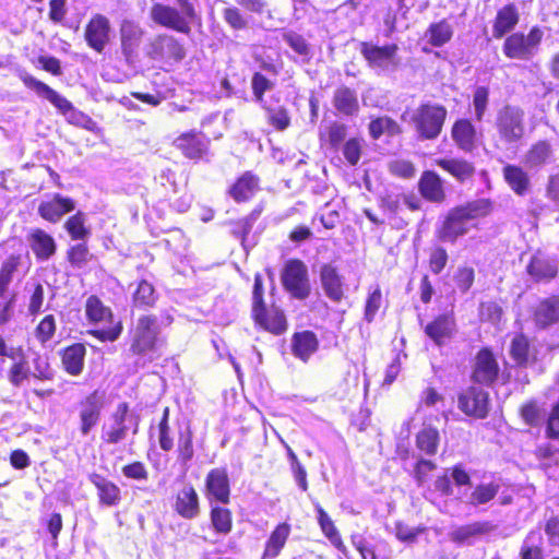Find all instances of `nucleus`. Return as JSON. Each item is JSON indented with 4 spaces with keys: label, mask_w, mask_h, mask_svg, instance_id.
Instances as JSON below:
<instances>
[{
    "label": "nucleus",
    "mask_w": 559,
    "mask_h": 559,
    "mask_svg": "<svg viewBox=\"0 0 559 559\" xmlns=\"http://www.w3.org/2000/svg\"><path fill=\"white\" fill-rule=\"evenodd\" d=\"M493 211L490 199L481 198L457 204L444 214L436 227L435 237L442 243L455 245L459 238L464 237L471 227L476 224L471 222L489 216Z\"/></svg>",
    "instance_id": "nucleus-1"
},
{
    "label": "nucleus",
    "mask_w": 559,
    "mask_h": 559,
    "mask_svg": "<svg viewBox=\"0 0 559 559\" xmlns=\"http://www.w3.org/2000/svg\"><path fill=\"white\" fill-rule=\"evenodd\" d=\"M178 7L164 2H153L150 9L151 21L178 34L190 35L192 24L201 17L192 0H175Z\"/></svg>",
    "instance_id": "nucleus-2"
},
{
    "label": "nucleus",
    "mask_w": 559,
    "mask_h": 559,
    "mask_svg": "<svg viewBox=\"0 0 559 559\" xmlns=\"http://www.w3.org/2000/svg\"><path fill=\"white\" fill-rule=\"evenodd\" d=\"M251 319L255 326L275 336L282 335L288 330L284 310L275 302L266 305L263 278L260 274H255L253 281Z\"/></svg>",
    "instance_id": "nucleus-3"
},
{
    "label": "nucleus",
    "mask_w": 559,
    "mask_h": 559,
    "mask_svg": "<svg viewBox=\"0 0 559 559\" xmlns=\"http://www.w3.org/2000/svg\"><path fill=\"white\" fill-rule=\"evenodd\" d=\"M129 350L136 357H150L157 354L160 344V326L157 316L145 313L139 316L129 331Z\"/></svg>",
    "instance_id": "nucleus-4"
},
{
    "label": "nucleus",
    "mask_w": 559,
    "mask_h": 559,
    "mask_svg": "<svg viewBox=\"0 0 559 559\" xmlns=\"http://www.w3.org/2000/svg\"><path fill=\"white\" fill-rule=\"evenodd\" d=\"M447 117L445 106L424 102L414 110L409 122L419 140L435 141L442 133Z\"/></svg>",
    "instance_id": "nucleus-5"
},
{
    "label": "nucleus",
    "mask_w": 559,
    "mask_h": 559,
    "mask_svg": "<svg viewBox=\"0 0 559 559\" xmlns=\"http://www.w3.org/2000/svg\"><path fill=\"white\" fill-rule=\"evenodd\" d=\"M21 266L20 253L10 254L0 263V326L8 324L13 318L16 296L10 293V288Z\"/></svg>",
    "instance_id": "nucleus-6"
},
{
    "label": "nucleus",
    "mask_w": 559,
    "mask_h": 559,
    "mask_svg": "<svg viewBox=\"0 0 559 559\" xmlns=\"http://www.w3.org/2000/svg\"><path fill=\"white\" fill-rule=\"evenodd\" d=\"M544 38V31L535 25L527 34L514 32L509 34L502 44V52L508 59L531 60L537 52Z\"/></svg>",
    "instance_id": "nucleus-7"
},
{
    "label": "nucleus",
    "mask_w": 559,
    "mask_h": 559,
    "mask_svg": "<svg viewBox=\"0 0 559 559\" xmlns=\"http://www.w3.org/2000/svg\"><path fill=\"white\" fill-rule=\"evenodd\" d=\"M281 282L285 292L295 299L305 300L311 294L308 267L298 258L285 262L281 272Z\"/></svg>",
    "instance_id": "nucleus-8"
},
{
    "label": "nucleus",
    "mask_w": 559,
    "mask_h": 559,
    "mask_svg": "<svg viewBox=\"0 0 559 559\" xmlns=\"http://www.w3.org/2000/svg\"><path fill=\"white\" fill-rule=\"evenodd\" d=\"M105 405L106 393L104 390L99 389L91 391L78 401L76 414L79 418V431L82 436H87L98 426Z\"/></svg>",
    "instance_id": "nucleus-9"
},
{
    "label": "nucleus",
    "mask_w": 559,
    "mask_h": 559,
    "mask_svg": "<svg viewBox=\"0 0 559 559\" xmlns=\"http://www.w3.org/2000/svg\"><path fill=\"white\" fill-rule=\"evenodd\" d=\"M500 366L490 346L480 347L475 354L469 379L473 384L491 388L500 378Z\"/></svg>",
    "instance_id": "nucleus-10"
},
{
    "label": "nucleus",
    "mask_w": 559,
    "mask_h": 559,
    "mask_svg": "<svg viewBox=\"0 0 559 559\" xmlns=\"http://www.w3.org/2000/svg\"><path fill=\"white\" fill-rule=\"evenodd\" d=\"M495 126L504 143L520 142L525 134L524 110L509 104L502 106L497 112Z\"/></svg>",
    "instance_id": "nucleus-11"
},
{
    "label": "nucleus",
    "mask_w": 559,
    "mask_h": 559,
    "mask_svg": "<svg viewBox=\"0 0 559 559\" xmlns=\"http://www.w3.org/2000/svg\"><path fill=\"white\" fill-rule=\"evenodd\" d=\"M86 46L96 53H104L112 38V27L109 17L103 13H94L83 28Z\"/></svg>",
    "instance_id": "nucleus-12"
},
{
    "label": "nucleus",
    "mask_w": 559,
    "mask_h": 559,
    "mask_svg": "<svg viewBox=\"0 0 559 559\" xmlns=\"http://www.w3.org/2000/svg\"><path fill=\"white\" fill-rule=\"evenodd\" d=\"M457 408L467 417L485 419L490 412L489 393L480 385H469L459 392Z\"/></svg>",
    "instance_id": "nucleus-13"
},
{
    "label": "nucleus",
    "mask_w": 559,
    "mask_h": 559,
    "mask_svg": "<svg viewBox=\"0 0 559 559\" xmlns=\"http://www.w3.org/2000/svg\"><path fill=\"white\" fill-rule=\"evenodd\" d=\"M359 52L367 64L372 69H395L399 67V46L395 43H388L382 46L372 41H361Z\"/></svg>",
    "instance_id": "nucleus-14"
},
{
    "label": "nucleus",
    "mask_w": 559,
    "mask_h": 559,
    "mask_svg": "<svg viewBox=\"0 0 559 559\" xmlns=\"http://www.w3.org/2000/svg\"><path fill=\"white\" fill-rule=\"evenodd\" d=\"M237 5L225 7L222 11L224 22L234 32L245 31L249 21L245 13L261 15L267 7L265 0H235Z\"/></svg>",
    "instance_id": "nucleus-15"
},
{
    "label": "nucleus",
    "mask_w": 559,
    "mask_h": 559,
    "mask_svg": "<svg viewBox=\"0 0 559 559\" xmlns=\"http://www.w3.org/2000/svg\"><path fill=\"white\" fill-rule=\"evenodd\" d=\"M204 493L209 503L227 506L231 501V485L226 467L211 468L204 479Z\"/></svg>",
    "instance_id": "nucleus-16"
},
{
    "label": "nucleus",
    "mask_w": 559,
    "mask_h": 559,
    "mask_svg": "<svg viewBox=\"0 0 559 559\" xmlns=\"http://www.w3.org/2000/svg\"><path fill=\"white\" fill-rule=\"evenodd\" d=\"M147 56L153 60L179 62L187 56L183 43L168 33L156 34L148 44Z\"/></svg>",
    "instance_id": "nucleus-17"
},
{
    "label": "nucleus",
    "mask_w": 559,
    "mask_h": 559,
    "mask_svg": "<svg viewBox=\"0 0 559 559\" xmlns=\"http://www.w3.org/2000/svg\"><path fill=\"white\" fill-rule=\"evenodd\" d=\"M457 324L452 311L435 316L424 326L425 335L438 347L447 345L456 334Z\"/></svg>",
    "instance_id": "nucleus-18"
},
{
    "label": "nucleus",
    "mask_w": 559,
    "mask_h": 559,
    "mask_svg": "<svg viewBox=\"0 0 559 559\" xmlns=\"http://www.w3.org/2000/svg\"><path fill=\"white\" fill-rule=\"evenodd\" d=\"M210 139L201 131L189 130L174 140V146L188 159L200 160L209 154Z\"/></svg>",
    "instance_id": "nucleus-19"
},
{
    "label": "nucleus",
    "mask_w": 559,
    "mask_h": 559,
    "mask_svg": "<svg viewBox=\"0 0 559 559\" xmlns=\"http://www.w3.org/2000/svg\"><path fill=\"white\" fill-rule=\"evenodd\" d=\"M417 189L420 197L427 202L441 204L447 200L444 180L435 170L426 169L421 173Z\"/></svg>",
    "instance_id": "nucleus-20"
},
{
    "label": "nucleus",
    "mask_w": 559,
    "mask_h": 559,
    "mask_svg": "<svg viewBox=\"0 0 559 559\" xmlns=\"http://www.w3.org/2000/svg\"><path fill=\"white\" fill-rule=\"evenodd\" d=\"M450 133L452 141L460 151L471 154L477 148L479 134L471 119H456L451 127Z\"/></svg>",
    "instance_id": "nucleus-21"
},
{
    "label": "nucleus",
    "mask_w": 559,
    "mask_h": 559,
    "mask_svg": "<svg viewBox=\"0 0 559 559\" xmlns=\"http://www.w3.org/2000/svg\"><path fill=\"white\" fill-rule=\"evenodd\" d=\"M173 509L185 520H194L201 514L200 497L192 484H186L176 492Z\"/></svg>",
    "instance_id": "nucleus-22"
},
{
    "label": "nucleus",
    "mask_w": 559,
    "mask_h": 559,
    "mask_svg": "<svg viewBox=\"0 0 559 559\" xmlns=\"http://www.w3.org/2000/svg\"><path fill=\"white\" fill-rule=\"evenodd\" d=\"M509 356L518 368H527L537 361V350L528 335L522 331L513 334L509 345Z\"/></svg>",
    "instance_id": "nucleus-23"
},
{
    "label": "nucleus",
    "mask_w": 559,
    "mask_h": 559,
    "mask_svg": "<svg viewBox=\"0 0 559 559\" xmlns=\"http://www.w3.org/2000/svg\"><path fill=\"white\" fill-rule=\"evenodd\" d=\"M86 353V346L81 342L62 347L58 352V357L63 372L70 377L81 376L85 368Z\"/></svg>",
    "instance_id": "nucleus-24"
},
{
    "label": "nucleus",
    "mask_w": 559,
    "mask_h": 559,
    "mask_svg": "<svg viewBox=\"0 0 559 559\" xmlns=\"http://www.w3.org/2000/svg\"><path fill=\"white\" fill-rule=\"evenodd\" d=\"M532 320L537 330H546L559 323V294L542 298L532 311Z\"/></svg>",
    "instance_id": "nucleus-25"
},
{
    "label": "nucleus",
    "mask_w": 559,
    "mask_h": 559,
    "mask_svg": "<svg viewBox=\"0 0 559 559\" xmlns=\"http://www.w3.org/2000/svg\"><path fill=\"white\" fill-rule=\"evenodd\" d=\"M525 270L535 283H549L558 275L556 260L540 250L531 257Z\"/></svg>",
    "instance_id": "nucleus-26"
},
{
    "label": "nucleus",
    "mask_w": 559,
    "mask_h": 559,
    "mask_svg": "<svg viewBox=\"0 0 559 559\" xmlns=\"http://www.w3.org/2000/svg\"><path fill=\"white\" fill-rule=\"evenodd\" d=\"M130 406L127 402H121L110 415L111 424L104 427L102 431V440L107 444H117L126 439L128 435V426L126 425L129 416Z\"/></svg>",
    "instance_id": "nucleus-27"
},
{
    "label": "nucleus",
    "mask_w": 559,
    "mask_h": 559,
    "mask_svg": "<svg viewBox=\"0 0 559 559\" xmlns=\"http://www.w3.org/2000/svg\"><path fill=\"white\" fill-rule=\"evenodd\" d=\"M260 190V177L251 170H246L231 183L228 194L236 203H245L253 199Z\"/></svg>",
    "instance_id": "nucleus-28"
},
{
    "label": "nucleus",
    "mask_w": 559,
    "mask_h": 559,
    "mask_svg": "<svg viewBox=\"0 0 559 559\" xmlns=\"http://www.w3.org/2000/svg\"><path fill=\"white\" fill-rule=\"evenodd\" d=\"M74 209L75 201L73 199L55 193L51 199L40 202L37 211L44 221L56 224Z\"/></svg>",
    "instance_id": "nucleus-29"
},
{
    "label": "nucleus",
    "mask_w": 559,
    "mask_h": 559,
    "mask_svg": "<svg viewBox=\"0 0 559 559\" xmlns=\"http://www.w3.org/2000/svg\"><path fill=\"white\" fill-rule=\"evenodd\" d=\"M320 341L311 330L294 332L290 337V353L298 360L307 364L319 350Z\"/></svg>",
    "instance_id": "nucleus-30"
},
{
    "label": "nucleus",
    "mask_w": 559,
    "mask_h": 559,
    "mask_svg": "<svg viewBox=\"0 0 559 559\" xmlns=\"http://www.w3.org/2000/svg\"><path fill=\"white\" fill-rule=\"evenodd\" d=\"M20 79L25 87L34 91L37 95L48 99L56 108L63 114L73 109V105L66 97L61 96L58 92L51 88L46 83L37 80L33 75L23 72L20 74Z\"/></svg>",
    "instance_id": "nucleus-31"
},
{
    "label": "nucleus",
    "mask_w": 559,
    "mask_h": 559,
    "mask_svg": "<svg viewBox=\"0 0 559 559\" xmlns=\"http://www.w3.org/2000/svg\"><path fill=\"white\" fill-rule=\"evenodd\" d=\"M320 282L325 296L334 301L341 302L345 297V284L338 269L331 264L324 263L320 267Z\"/></svg>",
    "instance_id": "nucleus-32"
},
{
    "label": "nucleus",
    "mask_w": 559,
    "mask_h": 559,
    "mask_svg": "<svg viewBox=\"0 0 559 559\" xmlns=\"http://www.w3.org/2000/svg\"><path fill=\"white\" fill-rule=\"evenodd\" d=\"M433 164L460 183L471 181L476 174L475 164L463 157H439Z\"/></svg>",
    "instance_id": "nucleus-33"
},
{
    "label": "nucleus",
    "mask_w": 559,
    "mask_h": 559,
    "mask_svg": "<svg viewBox=\"0 0 559 559\" xmlns=\"http://www.w3.org/2000/svg\"><path fill=\"white\" fill-rule=\"evenodd\" d=\"M28 246L37 261H48L57 252L55 238L43 228H33L27 236Z\"/></svg>",
    "instance_id": "nucleus-34"
},
{
    "label": "nucleus",
    "mask_w": 559,
    "mask_h": 559,
    "mask_svg": "<svg viewBox=\"0 0 559 559\" xmlns=\"http://www.w3.org/2000/svg\"><path fill=\"white\" fill-rule=\"evenodd\" d=\"M88 480L97 490L99 504L105 507H116L121 502V489L116 483L96 472L88 475Z\"/></svg>",
    "instance_id": "nucleus-35"
},
{
    "label": "nucleus",
    "mask_w": 559,
    "mask_h": 559,
    "mask_svg": "<svg viewBox=\"0 0 559 559\" xmlns=\"http://www.w3.org/2000/svg\"><path fill=\"white\" fill-rule=\"evenodd\" d=\"M520 22V12L515 3L510 2L497 10L492 20V36L501 39L510 34Z\"/></svg>",
    "instance_id": "nucleus-36"
},
{
    "label": "nucleus",
    "mask_w": 559,
    "mask_h": 559,
    "mask_svg": "<svg viewBox=\"0 0 559 559\" xmlns=\"http://www.w3.org/2000/svg\"><path fill=\"white\" fill-rule=\"evenodd\" d=\"M292 533V526L287 522L277 523L274 528L271 531L269 537L266 538L263 551L261 555V559H275L277 558L289 539Z\"/></svg>",
    "instance_id": "nucleus-37"
},
{
    "label": "nucleus",
    "mask_w": 559,
    "mask_h": 559,
    "mask_svg": "<svg viewBox=\"0 0 559 559\" xmlns=\"http://www.w3.org/2000/svg\"><path fill=\"white\" fill-rule=\"evenodd\" d=\"M144 31L133 21L124 20L120 25V47L127 61H130L139 49Z\"/></svg>",
    "instance_id": "nucleus-38"
},
{
    "label": "nucleus",
    "mask_w": 559,
    "mask_h": 559,
    "mask_svg": "<svg viewBox=\"0 0 559 559\" xmlns=\"http://www.w3.org/2000/svg\"><path fill=\"white\" fill-rule=\"evenodd\" d=\"M502 177L509 188L519 197H523L531 190V177L521 166L507 164L502 168Z\"/></svg>",
    "instance_id": "nucleus-39"
},
{
    "label": "nucleus",
    "mask_w": 559,
    "mask_h": 559,
    "mask_svg": "<svg viewBox=\"0 0 559 559\" xmlns=\"http://www.w3.org/2000/svg\"><path fill=\"white\" fill-rule=\"evenodd\" d=\"M332 103L337 112L352 117L359 111L357 92L346 85H340L333 93Z\"/></svg>",
    "instance_id": "nucleus-40"
},
{
    "label": "nucleus",
    "mask_w": 559,
    "mask_h": 559,
    "mask_svg": "<svg viewBox=\"0 0 559 559\" xmlns=\"http://www.w3.org/2000/svg\"><path fill=\"white\" fill-rule=\"evenodd\" d=\"M210 504V523L214 533L217 535L226 536L234 527V514L233 511L221 503H209Z\"/></svg>",
    "instance_id": "nucleus-41"
},
{
    "label": "nucleus",
    "mask_w": 559,
    "mask_h": 559,
    "mask_svg": "<svg viewBox=\"0 0 559 559\" xmlns=\"http://www.w3.org/2000/svg\"><path fill=\"white\" fill-rule=\"evenodd\" d=\"M85 317L90 323H112L114 312L97 295H91L85 301Z\"/></svg>",
    "instance_id": "nucleus-42"
},
{
    "label": "nucleus",
    "mask_w": 559,
    "mask_h": 559,
    "mask_svg": "<svg viewBox=\"0 0 559 559\" xmlns=\"http://www.w3.org/2000/svg\"><path fill=\"white\" fill-rule=\"evenodd\" d=\"M265 112L266 122L273 130L283 132L292 124L288 109L284 105H272L267 102L259 104Z\"/></svg>",
    "instance_id": "nucleus-43"
},
{
    "label": "nucleus",
    "mask_w": 559,
    "mask_h": 559,
    "mask_svg": "<svg viewBox=\"0 0 559 559\" xmlns=\"http://www.w3.org/2000/svg\"><path fill=\"white\" fill-rule=\"evenodd\" d=\"M453 35V26L447 19L430 23L425 31V37L432 47H442L449 44Z\"/></svg>",
    "instance_id": "nucleus-44"
},
{
    "label": "nucleus",
    "mask_w": 559,
    "mask_h": 559,
    "mask_svg": "<svg viewBox=\"0 0 559 559\" xmlns=\"http://www.w3.org/2000/svg\"><path fill=\"white\" fill-rule=\"evenodd\" d=\"M318 524L323 535L330 540V543L343 554L346 552V546L342 539V536L335 526L333 520L326 513V511L320 506H316Z\"/></svg>",
    "instance_id": "nucleus-45"
},
{
    "label": "nucleus",
    "mask_w": 559,
    "mask_h": 559,
    "mask_svg": "<svg viewBox=\"0 0 559 559\" xmlns=\"http://www.w3.org/2000/svg\"><path fill=\"white\" fill-rule=\"evenodd\" d=\"M348 128L340 121H331L323 131L319 133V140L322 145L330 150L338 151L341 145L346 141Z\"/></svg>",
    "instance_id": "nucleus-46"
},
{
    "label": "nucleus",
    "mask_w": 559,
    "mask_h": 559,
    "mask_svg": "<svg viewBox=\"0 0 559 559\" xmlns=\"http://www.w3.org/2000/svg\"><path fill=\"white\" fill-rule=\"evenodd\" d=\"M554 155L552 144L549 140L534 142L525 154V163L530 167H542L549 163Z\"/></svg>",
    "instance_id": "nucleus-47"
},
{
    "label": "nucleus",
    "mask_w": 559,
    "mask_h": 559,
    "mask_svg": "<svg viewBox=\"0 0 559 559\" xmlns=\"http://www.w3.org/2000/svg\"><path fill=\"white\" fill-rule=\"evenodd\" d=\"M417 450L427 456H433L438 453L440 444V435L437 428L424 426L415 436Z\"/></svg>",
    "instance_id": "nucleus-48"
},
{
    "label": "nucleus",
    "mask_w": 559,
    "mask_h": 559,
    "mask_svg": "<svg viewBox=\"0 0 559 559\" xmlns=\"http://www.w3.org/2000/svg\"><path fill=\"white\" fill-rule=\"evenodd\" d=\"M496 526L489 521H477L461 525L451 533L454 543L463 544L472 537L486 535L492 532Z\"/></svg>",
    "instance_id": "nucleus-49"
},
{
    "label": "nucleus",
    "mask_w": 559,
    "mask_h": 559,
    "mask_svg": "<svg viewBox=\"0 0 559 559\" xmlns=\"http://www.w3.org/2000/svg\"><path fill=\"white\" fill-rule=\"evenodd\" d=\"M157 301V294L152 283L141 280L132 294V307L138 310L153 308Z\"/></svg>",
    "instance_id": "nucleus-50"
},
{
    "label": "nucleus",
    "mask_w": 559,
    "mask_h": 559,
    "mask_svg": "<svg viewBox=\"0 0 559 559\" xmlns=\"http://www.w3.org/2000/svg\"><path fill=\"white\" fill-rule=\"evenodd\" d=\"M63 228L71 240L74 241L85 240L91 235V229L86 225V214L82 211H76L74 214L70 215L66 219Z\"/></svg>",
    "instance_id": "nucleus-51"
},
{
    "label": "nucleus",
    "mask_w": 559,
    "mask_h": 559,
    "mask_svg": "<svg viewBox=\"0 0 559 559\" xmlns=\"http://www.w3.org/2000/svg\"><path fill=\"white\" fill-rule=\"evenodd\" d=\"M383 295L380 285L369 288L365 300L364 319L367 323H372L383 307Z\"/></svg>",
    "instance_id": "nucleus-52"
},
{
    "label": "nucleus",
    "mask_w": 559,
    "mask_h": 559,
    "mask_svg": "<svg viewBox=\"0 0 559 559\" xmlns=\"http://www.w3.org/2000/svg\"><path fill=\"white\" fill-rule=\"evenodd\" d=\"M543 408L539 402L531 399L522 403L519 407V416L528 427H537L543 420Z\"/></svg>",
    "instance_id": "nucleus-53"
},
{
    "label": "nucleus",
    "mask_w": 559,
    "mask_h": 559,
    "mask_svg": "<svg viewBox=\"0 0 559 559\" xmlns=\"http://www.w3.org/2000/svg\"><path fill=\"white\" fill-rule=\"evenodd\" d=\"M70 246L66 252L68 263L74 269H81L86 265L93 258L90 248L84 240Z\"/></svg>",
    "instance_id": "nucleus-54"
},
{
    "label": "nucleus",
    "mask_w": 559,
    "mask_h": 559,
    "mask_svg": "<svg viewBox=\"0 0 559 559\" xmlns=\"http://www.w3.org/2000/svg\"><path fill=\"white\" fill-rule=\"evenodd\" d=\"M176 453L177 461L182 465H187L193 459V432L190 428L179 431Z\"/></svg>",
    "instance_id": "nucleus-55"
},
{
    "label": "nucleus",
    "mask_w": 559,
    "mask_h": 559,
    "mask_svg": "<svg viewBox=\"0 0 559 559\" xmlns=\"http://www.w3.org/2000/svg\"><path fill=\"white\" fill-rule=\"evenodd\" d=\"M56 332L57 321L51 313L44 316L34 328V336L41 346H46L47 343L52 341Z\"/></svg>",
    "instance_id": "nucleus-56"
},
{
    "label": "nucleus",
    "mask_w": 559,
    "mask_h": 559,
    "mask_svg": "<svg viewBox=\"0 0 559 559\" xmlns=\"http://www.w3.org/2000/svg\"><path fill=\"white\" fill-rule=\"evenodd\" d=\"M364 144L365 141L361 136H352L341 145L340 148L344 159L349 166L355 167L359 164L364 153Z\"/></svg>",
    "instance_id": "nucleus-57"
},
{
    "label": "nucleus",
    "mask_w": 559,
    "mask_h": 559,
    "mask_svg": "<svg viewBox=\"0 0 559 559\" xmlns=\"http://www.w3.org/2000/svg\"><path fill=\"white\" fill-rule=\"evenodd\" d=\"M500 489L499 484L487 483L477 485L469 495L468 503L477 507L495 499Z\"/></svg>",
    "instance_id": "nucleus-58"
},
{
    "label": "nucleus",
    "mask_w": 559,
    "mask_h": 559,
    "mask_svg": "<svg viewBox=\"0 0 559 559\" xmlns=\"http://www.w3.org/2000/svg\"><path fill=\"white\" fill-rule=\"evenodd\" d=\"M251 92L253 99L261 104L265 100V93L272 91L275 87V82L269 79L261 71H255L251 75L250 81Z\"/></svg>",
    "instance_id": "nucleus-59"
},
{
    "label": "nucleus",
    "mask_w": 559,
    "mask_h": 559,
    "mask_svg": "<svg viewBox=\"0 0 559 559\" xmlns=\"http://www.w3.org/2000/svg\"><path fill=\"white\" fill-rule=\"evenodd\" d=\"M503 317L502 307L493 300L480 301L478 306V320L480 323L499 325Z\"/></svg>",
    "instance_id": "nucleus-60"
},
{
    "label": "nucleus",
    "mask_w": 559,
    "mask_h": 559,
    "mask_svg": "<svg viewBox=\"0 0 559 559\" xmlns=\"http://www.w3.org/2000/svg\"><path fill=\"white\" fill-rule=\"evenodd\" d=\"M169 415L170 408L165 406L162 417L157 424L159 448L165 452H169L174 448V439L171 437V430L169 426Z\"/></svg>",
    "instance_id": "nucleus-61"
},
{
    "label": "nucleus",
    "mask_w": 559,
    "mask_h": 559,
    "mask_svg": "<svg viewBox=\"0 0 559 559\" xmlns=\"http://www.w3.org/2000/svg\"><path fill=\"white\" fill-rule=\"evenodd\" d=\"M389 173L397 178L409 180L416 175V166L411 159L395 158L388 164Z\"/></svg>",
    "instance_id": "nucleus-62"
},
{
    "label": "nucleus",
    "mask_w": 559,
    "mask_h": 559,
    "mask_svg": "<svg viewBox=\"0 0 559 559\" xmlns=\"http://www.w3.org/2000/svg\"><path fill=\"white\" fill-rule=\"evenodd\" d=\"M437 469V463L430 459L418 457L413 466V478L418 486L424 485L430 474Z\"/></svg>",
    "instance_id": "nucleus-63"
},
{
    "label": "nucleus",
    "mask_w": 559,
    "mask_h": 559,
    "mask_svg": "<svg viewBox=\"0 0 559 559\" xmlns=\"http://www.w3.org/2000/svg\"><path fill=\"white\" fill-rule=\"evenodd\" d=\"M545 436L549 440L559 441V399L552 404L546 419Z\"/></svg>",
    "instance_id": "nucleus-64"
}]
</instances>
